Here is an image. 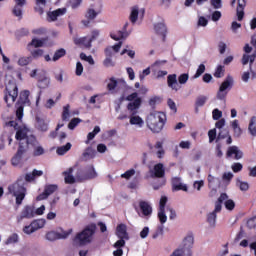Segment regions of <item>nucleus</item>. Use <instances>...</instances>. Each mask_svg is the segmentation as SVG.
<instances>
[{
	"label": "nucleus",
	"instance_id": "f257e3e1",
	"mask_svg": "<svg viewBox=\"0 0 256 256\" xmlns=\"http://www.w3.org/2000/svg\"><path fill=\"white\" fill-rule=\"evenodd\" d=\"M16 139L20 142L19 148L15 156L12 158V165L14 167H17V165H21V161H23V155H25L27 151H29V145H33L34 147V157H41V155H44L45 149H43V146L38 145L35 136H27L25 130H18L16 132Z\"/></svg>",
	"mask_w": 256,
	"mask_h": 256
},
{
	"label": "nucleus",
	"instance_id": "f03ea898",
	"mask_svg": "<svg viewBox=\"0 0 256 256\" xmlns=\"http://www.w3.org/2000/svg\"><path fill=\"white\" fill-rule=\"evenodd\" d=\"M8 195L15 197L16 205H21L23 199L27 195V188H25V178L20 176L17 181L8 186Z\"/></svg>",
	"mask_w": 256,
	"mask_h": 256
},
{
	"label": "nucleus",
	"instance_id": "7ed1b4c3",
	"mask_svg": "<svg viewBox=\"0 0 256 256\" xmlns=\"http://www.w3.org/2000/svg\"><path fill=\"white\" fill-rule=\"evenodd\" d=\"M166 116L163 112H152L147 117V127L152 133H161L165 126Z\"/></svg>",
	"mask_w": 256,
	"mask_h": 256
},
{
	"label": "nucleus",
	"instance_id": "20e7f679",
	"mask_svg": "<svg viewBox=\"0 0 256 256\" xmlns=\"http://www.w3.org/2000/svg\"><path fill=\"white\" fill-rule=\"evenodd\" d=\"M150 176L155 179L153 182V190L158 191L161 187H164L165 181V166L163 163H158L154 165L153 169L150 170Z\"/></svg>",
	"mask_w": 256,
	"mask_h": 256
},
{
	"label": "nucleus",
	"instance_id": "39448f33",
	"mask_svg": "<svg viewBox=\"0 0 256 256\" xmlns=\"http://www.w3.org/2000/svg\"><path fill=\"white\" fill-rule=\"evenodd\" d=\"M95 231H97V225L91 224L87 226L83 232H79L75 236L74 243L76 245H80V247H83V245H88V243L93 241V235H95Z\"/></svg>",
	"mask_w": 256,
	"mask_h": 256
},
{
	"label": "nucleus",
	"instance_id": "423d86ee",
	"mask_svg": "<svg viewBox=\"0 0 256 256\" xmlns=\"http://www.w3.org/2000/svg\"><path fill=\"white\" fill-rule=\"evenodd\" d=\"M19 97V88L15 80H9L4 90V101L7 107H11Z\"/></svg>",
	"mask_w": 256,
	"mask_h": 256
},
{
	"label": "nucleus",
	"instance_id": "0eeeda50",
	"mask_svg": "<svg viewBox=\"0 0 256 256\" xmlns=\"http://www.w3.org/2000/svg\"><path fill=\"white\" fill-rule=\"evenodd\" d=\"M139 107H141V99H137L135 102H130L127 105V109L130 114V125H137L138 127H143L145 123L143 121V118L137 116Z\"/></svg>",
	"mask_w": 256,
	"mask_h": 256
},
{
	"label": "nucleus",
	"instance_id": "6e6552de",
	"mask_svg": "<svg viewBox=\"0 0 256 256\" xmlns=\"http://www.w3.org/2000/svg\"><path fill=\"white\" fill-rule=\"evenodd\" d=\"M29 95H31L29 90H24L20 93L19 99L16 103V117L18 121H21V119H23V110L25 109V107L31 106V100L29 99Z\"/></svg>",
	"mask_w": 256,
	"mask_h": 256
},
{
	"label": "nucleus",
	"instance_id": "1a4fd4ad",
	"mask_svg": "<svg viewBox=\"0 0 256 256\" xmlns=\"http://www.w3.org/2000/svg\"><path fill=\"white\" fill-rule=\"evenodd\" d=\"M225 199H228L227 193H222L215 203L214 211L207 214V223H209L210 227H215L217 223V213H221Z\"/></svg>",
	"mask_w": 256,
	"mask_h": 256
},
{
	"label": "nucleus",
	"instance_id": "9d476101",
	"mask_svg": "<svg viewBox=\"0 0 256 256\" xmlns=\"http://www.w3.org/2000/svg\"><path fill=\"white\" fill-rule=\"evenodd\" d=\"M97 177V171H95V166L88 165L86 168L78 169L76 172L77 181H89Z\"/></svg>",
	"mask_w": 256,
	"mask_h": 256
},
{
	"label": "nucleus",
	"instance_id": "9b49d317",
	"mask_svg": "<svg viewBox=\"0 0 256 256\" xmlns=\"http://www.w3.org/2000/svg\"><path fill=\"white\" fill-rule=\"evenodd\" d=\"M233 83H234L233 76L228 75L220 85L219 90L216 94V97L219 101H225L227 97V93H229L228 90L233 87Z\"/></svg>",
	"mask_w": 256,
	"mask_h": 256
},
{
	"label": "nucleus",
	"instance_id": "f8f14e48",
	"mask_svg": "<svg viewBox=\"0 0 256 256\" xmlns=\"http://www.w3.org/2000/svg\"><path fill=\"white\" fill-rule=\"evenodd\" d=\"M30 77H37L39 89H47V87H49V84L51 83V79L47 77L45 71L43 70H41L40 72L37 69L32 70V72L30 73Z\"/></svg>",
	"mask_w": 256,
	"mask_h": 256
},
{
	"label": "nucleus",
	"instance_id": "ddd939ff",
	"mask_svg": "<svg viewBox=\"0 0 256 256\" xmlns=\"http://www.w3.org/2000/svg\"><path fill=\"white\" fill-rule=\"evenodd\" d=\"M137 213L139 217H145L146 219H149V217H151V215L153 214V207H151V204L149 202L145 200H140Z\"/></svg>",
	"mask_w": 256,
	"mask_h": 256
},
{
	"label": "nucleus",
	"instance_id": "4468645a",
	"mask_svg": "<svg viewBox=\"0 0 256 256\" xmlns=\"http://www.w3.org/2000/svg\"><path fill=\"white\" fill-rule=\"evenodd\" d=\"M107 89L110 93H115V89H122V91H125V89H127V82L123 79H115L112 77L107 84Z\"/></svg>",
	"mask_w": 256,
	"mask_h": 256
},
{
	"label": "nucleus",
	"instance_id": "2eb2a0df",
	"mask_svg": "<svg viewBox=\"0 0 256 256\" xmlns=\"http://www.w3.org/2000/svg\"><path fill=\"white\" fill-rule=\"evenodd\" d=\"M236 3H237V7H236L237 19L238 21H243V17H245V7H247V0H232L231 7H235Z\"/></svg>",
	"mask_w": 256,
	"mask_h": 256
},
{
	"label": "nucleus",
	"instance_id": "dca6fc26",
	"mask_svg": "<svg viewBox=\"0 0 256 256\" xmlns=\"http://www.w3.org/2000/svg\"><path fill=\"white\" fill-rule=\"evenodd\" d=\"M195 244V238L193 237V233H189L182 241V249L187 251L188 256H193V245Z\"/></svg>",
	"mask_w": 256,
	"mask_h": 256
},
{
	"label": "nucleus",
	"instance_id": "f3484780",
	"mask_svg": "<svg viewBox=\"0 0 256 256\" xmlns=\"http://www.w3.org/2000/svg\"><path fill=\"white\" fill-rule=\"evenodd\" d=\"M35 217V207L34 206H24L20 215L17 217L18 223H21L23 219H33Z\"/></svg>",
	"mask_w": 256,
	"mask_h": 256
},
{
	"label": "nucleus",
	"instance_id": "a211bd4d",
	"mask_svg": "<svg viewBox=\"0 0 256 256\" xmlns=\"http://www.w3.org/2000/svg\"><path fill=\"white\" fill-rule=\"evenodd\" d=\"M67 13V8H59L54 11L47 12L46 20L48 23H53L54 21H57L59 17H63Z\"/></svg>",
	"mask_w": 256,
	"mask_h": 256
},
{
	"label": "nucleus",
	"instance_id": "6ab92c4d",
	"mask_svg": "<svg viewBox=\"0 0 256 256\" xmlns=\"http://www.w3.org/2000/svg\"><path fill=\"white\" fill-rule=\"evenodd\" d=\"M127 27H129V22H126L124 24L122 31L110 34L111 39H113L114 41H121V39H127L128 36L131 35V31H127Z\"/></svg>",
	"mask_w": 256,
	"mask_h": 256
},
{
	"label": "nucleus",
	"instance_id": "aec40b11",
	"mask_svg": "<svg viewBox=\"0 0 256 256\" xmlns=\"http://www.w3.org/2000/svg\"><path fill=\"white\" fill-rule=\"evenodd\" d=\"M165 205H167V197L162 196L159 204L158 218L160 223L163 225L167 223V215H165Z\"/></svg>",
	"mask_w": 256,
	"mask_h": 256
},
{
	"label": "nucleus",
	"instance_id": "412c9836",
	"mask_svg": "<svg viewBox=\"0 0 256 256\" xmlns=\"http://www.w3.org/2000/svg\"><path fill=\"white\" fill-rule=\"evenodd\" d=\"M57 189H59V186H57V184L46 185L44 188V192L37 196V201H43L47 199V197H49V195H53V193H55Z\"/></svg>",
	"mask_w": 256,
	"mask_h": 256
},
{
	"label": "nucleus",
	"instance_id": "4be33fe9",
	"mask_svg": "<svg viewBox=\"0 0 256 256\" xmlns=\"http://www.w3.org/2000/svg\"><path fill=\"white\" fill-rule=\"evenodd\" d=\"M73 167L68 168L67 170H65L62 175L64 177V183H66V185H73L75 183H77V174H75V176H73Z\"/></svg>",
	"mask_w": 256,
	"mask_h": 256
},
{
	"label": "nucleus",
	"instance_id": "5701e85b",
	"mask_svg": "<svg viewBox=\"0 0 256 256\" xmlns=\"http://www.w3.org/2000/svg\"><path fill=\"white\" fill-rule=\"evenodd\" d=\"M15 1V6L12 10L13 15H15V17H19L21 19V17H23V7H25V5L27 4V0H14Z\"/></svg>",
	"mask_w": 256,
	"mask_h": 256
},
{
	"label": "nucleus",
	"instance_id": "b1692460",
	"mask_svg": "<svg viewBox=\"0 0 256 256\" xmlns=\"http://www.w3.org/2000/svg\"><path fill=\"white\" fill-rule=\"evenodd\" d=\"M236 159V161H239V159H243V151L239 149L237 146H230L226 152V157H233Z\"/></svg>",
	"mask_w": 256,
	"mask_h": 256
},
{
	"label": "nucleus",
	"instance_id": "393cba45",
	"mask_svg": "<svg viewBox=\"0 0 256 256\" xmlns=\"http://www.w3.org/2000/svg\"><path fill=\"white\" fill-rule=\"evenodd\" d=\"M167 85L173 91H179V89H181V86L179 85V82H177V74H170V75H168V77H167Z\"/></svg>",
	"mask_w": 256,
	"mask_h": 256
},
{
	"label": "nucleus",
	"instance_id": "a878e982",
	"mask_svg": "<svg viewBox=\"0 0 256 256\" xmlns=\"http://www.w3.org/2000/svg\"><path fill=\"white\" fill-rule=\"evenodd\" d=\"M172 189L173 191H189L187 188V185L181 183V178L180 177H174L172 178Z\"/></svg>",
	"mask_w": 256,
	"mask_h": 256
},
{
	"label": "nucleus",
	"instance_id": "bb28decb",
	"mask_svg": "<svg viewBox=\"0 0 256 256\" xmlns=\"http://www.w3.org/2000/svg\"><path fill=\"white\" fill-rule=\"evenodd\" d=\"M217 186H219V178H216L215 176L209 174L208 187L209 189H212L210 192L211 195H215V193H217Z\"/></svg>",
	"mask_w": 256,
	"mask_h": 256
},
{
	"label": "nucleus",
	"instance_id": "cd10ccee",
	"mask_svg": "<svg viewBox=\"0 0 256 256\" xmlns=\"http://www.w3.org/2000/svg\"><path fill=\"white\" fill-rule=\"evenodd\" d=\"M116 235L119 239H125L128 241L129 234H127V225L125 224H119L116 228Z\"/></svg>",
	"mask_w": 256,
	"mask_h": 256
},
{
	"label": "nucleus",
	"instance_id": "c85d7f7f",
	"mask_svg": "<svg viewBox=\"0 0 256 256\" xmlns=\"http://www.w3.org/2000/svg\"><path fill=\"white\" fill-rule=\"evenodd\" d=\"M95 155H97V151L93 147H87L82 153L81 159L83 161H89L91 159H95Z\"/></svg>",
	"mask_w": 256,
	"mask_h": 256
},
{
	"label": "nucleus",
	"instance_id": "c756f323",
	"mask_svg": "<svg viewBox=\"0 0 256 256\" xmlns=\"http://www.w3.org/2000/svg\"><path fill=\"white\" fill-rule=\"evenodd\" d=\"M123 45V42H119L118 44L114 45V46H108L105 50V56L112 58L113 57V52L114 53H119L121 47Z\"/></svg>",
	"mask_w": 256,
	"mask_h": 256
},
{
	"label": "nucleus",
	"instance_id": "7c9ffc66",
	"mask_svg": "<svg viewBox=\"0 0 256 256\" xmlns=\"http://www.w3.org/2000/svg\"><path fill=\"white\" fill-rule=\"evenodd\" d=\"M43 175V171L34 169L32 173H27L25 176H22L24 178V185L26 183H31V181L35 180V177H41Z\"/></svg>",
	"mask_w": 256,
	"mask_h": 256
},
{
	"label": "nucleus",
	"instance_id": "2f4dec72",
	"mask_svg": "<svg viewBox=\"0 0 256 256\" xmlns=\"http://www.w3.org/2000/svg\"><path fill=\"white\" fill-rule=\"evenodd\" d=\"M154 31L156 35H160L165 39V36L167 35V26H165V23L159 22L154 24Z\"/></svg>",
	"mask_w": 256,
	"mask_h": 256
},
{
	"label": "nucleus",
	"instance_id": "473e14b6",
	"mask_svg": "<svg viewBox=\"0 0 256 256\" xmlns=\"http://www.w3.org/2000/svg\"><path fill=\"white\" fill-rule=\"evenodd\" d=\"M97 15L99 14L97 13V11H95V9L89 8L85 15L86 19L88 20H83L82 21L83 25L87 27L90 23L89 21H93V19H96Z\"/></svg>",
	"mask_w": 256,
	"mask_h": 256
},
{
	"label": "nucleus",
	"instance_id": "72a5a7b5",
	"mask_svg": "<svg viewBox=\"0 0 256 256\" xmlns=\"http://www.w3.org/2000/svg\"><path fill=\"white\" fill-rule=\"evenodd\" d=\"M138 19H139V6H132L130 8L129 21L132 23V25H135Z\"/></svg>",
	"mask_w": 256,
	"mask_h": 256
},
{
	"label": "nucleus",
	"instance_id": "f704fd0d",
	"mask_svg": "<svg viewBox=\"0 0 256 256\" xmlns=\"http://www.w3.org/2000/svg\"><path fill=\"white\" fill-rule=\"evenodd\" d=\"M231 127L234 132V137L239 138V137H241V135H243V130L239 126V120L232 121Z\"/></svg>",
	"mask_w": 256,
	"mask_h": 256
},
{
	"label": "nucleus",
	"instance_id": "c9c22d12",
	"mask_svg": "<svg viewBox=\"0 0 256 256\" xmlns=\"http://www.w3.org/2000/svg\"><path fill=\"white\" fill-rule=\"evenodd\" d=\"M93 43L89 37H82L75 40L76 45H83L86 49H90Z\"/></svg>",
	"mask_w": 256,
	"mask_h": 256
},
{
	"label": "nucleus",
	"instance_id": "e433bc0d",
	"mask_svg": "<svg viewBox=\"0 0 256 256\" xmlns=\"http://www.w3.org/2000/svg\"><path fill=\"white\" fill-rule=\"evenodd\" d=\"M255 58H256V51L252 55L243 54L242 65H247V63H250V65H254Z\"/></svg>",
	"mask_w": 256,
	"mask_h": 256
},
{
	"label": "nucleus",
	"instance_id": "4c0bfd02",
	"mask_svg": "<svg viewBox=\"0 0 256 256\" xmlns=\"http://www.w3.org/2000/svg\"><path fill=\"white\" fill-rule=\"evenodd\" d=\"M66 55H67V50H65V48H60L55 51L52 57V61L55 63L59 61V59H62V57H65Z\"/></svg>",
	"mask_w": 256,
	"mask_h": 256
},
{
	"label": "nucleus",
	"instance_id": "58836bf2",
	"mask_svg": "<svg viewBox=\"0 0 256 256\" xmlns=\"http://www.w3.org/2000/svg\"><path fill=\"white\" fill-rule=\"evenodd\" d=\"M37 119V123H36V127L37 129H39V131H48L49 130V123H47L44 119L41 118H36Z\"/></svg>",
	"mask_w": 256,
	"mask_h": 256
},
{
	"label": "nucleus",
	"instance_id": "ea45409f",
	"mask_svg": "<svg viewBox=\"0 0 256 256\" xmlns=\"http://www.w3.org/2000/svg\"><path fill=\"white\" fill-rule=\"evenodd\" d=\"M45 45V39H37L34 38L32 41L28 44V49L31 51V47H43Z\"/></svg>",
	"mask_w": 256,
	"mask_h": 256
},
{
	"label": "nucleus",
	"instance_id": "a19ab883",
	"mask_svg": "<svg viewBox=\"0 0 256 256\" xmlns=\"http://www.w3.org/2000/svg\"><path fill=\"white\" fill-rule=\"evenodd\" d=\"M71 147H72L71 143L68 142L66 143V145L58 147L56 150V153L57 155H65V153L71 150Z\"/></svg>",
	"mask_w": 256,
	"mask_h": 256
},
{
	"label": "nucleus",
	"instance_id": "79ce46f5",
	"mask_svg": "<svg viewBox=\"0 0 256 256\" xmlns=\"http://www.w3.org/2000/svg\"><path fill=\"white\" fill-rule=\"evenodd\" d=\"M99 133H101V128L99 126H95L94 130L88 133L87 135L88 140L86 141V143H89V141H93V139H95V136Z\"/></svg>",
	"mask_w": 256,
	"mask_h": 256
},
{
	"label": "nucleus",
	"instance_id": "37998d69",
	"mask_svg": "<svg viewBox=\"0 0 256 256\" xmlns=\"http://www.w3.org/2000/svg\"><path fill=\"white\" fill-rule=\"evenodd\" d=\"M214 77H216V79H221V77H225V67L219 65L214 72Z\"/></svg>",
	"mask_w": 256,
	"mask_h": 256
},
{
	"label": "nucleus",
	"instance_id": "c03bdc74",
	"mask_svg": "<svg viewBox=\"0 0 256 256\" xmlns=\"http://www.w3.org/2000/svg\"><path fill=\"white\" fill-rule=\"evenodd\" d=\"M45 219H38L32 222V225L34 226V229H36V231H38V229H43V227H45Z\"/></svg>",
	"mask_w": 256,
	"mask_h": 256
},
{
	"label": "nucleus",
	"instance_id": "a18cd8bd",
	"mask_svg": "<svg viewBox=\"0 0 256 256\" xmlns=\"http://www.w3.org/2000/svg\"><path fill=\"white\" fill-rule=\"evenodd\" d=\"M31 61H33V57H31V56L22 57L18 60V65H20V67H25V65H29V63H31Z\"/></svg>",
	"mask_w": 256,
	"mask_h": 256
},
{
	"label": "nucleus",
	"instance_id": "49530a36",
	"mask_svg": "<svg viewBox=\"0 0 256 256\" xmlns=\"http://www.w3.org/2000/svg\"><path fill=\"white\" fill-rule=\"evenodd\" d=\"M47 241H57L59 239V232L50 231L46 234Z\"/></svg>",
	"mask_w": 256,
	"mask_h": 256
},
{
	"label": "nucleus",
	"instance_id": "de8ad7c7",
	"mask_svg": "<svg viewBox=\"0 0 256 256\" xmlns=\"http://www.w3.org/2000/svg\"><path fill=\"white\" fill-rule=\"evenodd\" d=\"M83 3V0H69L68 5L71 7V9H79L81 7V4Z\"/></svg>",
	"mask_w": 256,
	"mask_h": 256
},
{
	"label": "nucleus",
	"instance_id": "09e8293b",
	"mask_svg": "<svg viewBox=\"0 0 256 256\" xmlns=\"http://www.w3.org/2000/svg\"><path fill=\"white\" fill-rule=\"evenodd\" d=\"M207 96H198L195 102V107H203L207 103Z\"/></svg>",
	"mask_w": 256,
	"mask_h": 256
},
{
	"label": "nucleus",
	"instance_id": "8fccbe9b",
	"mask_svg": "<svg viewBox=\"0 0 256 256\" xmlns=\"http://www.w3.org/2000/svg\"><path fill=\"white\" fill-rule=\"evenodd\" d=\"M236 185L239 187L240 191H249V183L247 182H243L240 179H237Z\"/></svg>",
	"mask_w": 256,
	"mask_h": 256
},
{
	"label": "nucleus",
	"instance_id": "3c124183",
	"mask_svg": "<svg viewBox=\"0 0 256 256\" xmlns=\"http://www.w3.org/2000/svg\"><path fill=\"white\" fill-rule=\"evenodd\" d=\"M80 59H82V61H87L89 65H95V60L93 59V56H87V54L81 53Z\"/></svg>",
	"mask_w": 256,
	"mask_h": 256
},
{
	"label": "nucleus",
	"instance_id": "603ef678",
	"mask_svg": "<svg viewBox=\"0 0 256 256\" xmlns=\"http://www.w3.org/2000/svg\"><path fill=\"white\" fill-rule=\"evenodd\" d=\"M205 73V64H200L193 79H199Z\"/></svg>",
	"mask_w": 256,
	"mask_h": 256
},
{
	"label": "nucleus",
	"instance_id": "864d4df0",
	"mask_svg": "<svg viewBox=\"0 0 256 256\" xmlns=\"http://www.w3.org/2000/svg\"><path fill=\"white\" fill-rule=\"evenodd\" d=\"M81 123V119L80 118H73L69 124H68V129H70L71 131H73V129H75L77 127V125H79Z\"/></svg>",
	"mask_w": 256,
	"mask_h": 256
},
{
	"label": "nucleus",
	"instance_id": "5fc2aeb1",
	"mask_svg": "<svg viewBox=\"0 0 256 256\" xmlns=\"http://www.w3.org/2000/svg\"><path fill=\"white\" fill-rule=\"evenodd\" d=\"M71 114L69 113V105L63 107L62 120L69 121Z\"/></svg>",
	"mask_w": 256,
	"mask_h": 256
},
{
	"label": "nucleus",
	"instance_id": "6e6d98bb",
	"mask_svg": "<svg viewBox=\"0 0 256 256\" xmlns=\"http://www.w3.org/2000/svg\"><path fill=\"white\" fill-rule=\"evenodd\" d=\"M225 208L228 209V211H233L235 209V201L227 198L224 202Z\"/></svg>",
	"mask_w": 256,
	"mask_h": 256
},
{
	"label": "nucleus",
	"instance_id": "4d7b16f0",
	"mask_svg": "<svg viewBox=\"0 0 256 256\" xmlns=\"http://www.w3.org/2000/svg\"><path fill=\"white\" fill-rule=\"evenodd\" d=\"M23 231L26 235H31L32 233H35V231H37V230H36V228H35V226L33 225V222H32L30 225L25 226L23 228Z\"/></svg>",
	"mask_w": 256,
	"mask_h": 256
},
{
	"label": "nucleus",
	"instance_id": "13d9d810",
	"mask_svg": "<svg viewBox=\"0 0 256 256\" xmlns=\"http://www.w3.org/2000/svg\"><path fill=\"white\" fill-rule=\"evenodd\" d=\"M73 233V229H69L68 231L62 230L58 232V239H67Z\"/></svg>",
	"mask_w": 256,
	"mask_h": 256
},
{
	"label": "nucleus",
	"instance_id": "bf43d9fd",
	"mask_svg": "<svg viewBox=\"0 0 256 256\" xmlns=\"http://www.w3.org/2000/svg\"><path fill=\"white\" fill-rule=\"evenodd\" d=\"M43 49H36L31 51V56L33 59H39V57H43Z\"/></svg>",
	"mask_w": 256,
	"mask_h": 256
},
{
	"label": "nucleus",
	"instance_id": "052dcab7",
	"mask_svg": "<svg viewBox=\"0 0 256 256\" xmlns=\"http://www.w3.org/2000/svg\"><path fill=\"white\" fill-rule=\"evenodd\" d=\"M18 242H19V235L14 233L10 237H8L6 241V245H11L13 243H18Z\"/></svg>",
	"mask_w": 256,
	"mask_h": 256
},
{
	"label": "nucleus",
	"instance_id": "680f3d73",
	"mask_svg": "<svg viewBox=\"0 0 256 256\" xmlns=\"http://www.w3.org/2000/svg\"><path fill=\"white\" fill-rule=\"evenodd\" d=\"M133 175H135V169H130V170H127L125 173L121 174V178L127 179V181H129V179H131Z\"/></svg>",
	"mask_w": 256,
	"mask_h": 256
},
{
	"label": "nucleus",
	"instance_id": "e2e57ef3",
	"mask_svg": "<svg viewBox=\"0 0 256 256\" xmlns=\"http://www.w3.org/2000/svg\"><path fill=\"white\" fill-rule=\"evenodd\" d=\"M212 117L214 121H219V119L223 117V112H221V110L216 108L212 111Z\"/></svg>",
	"mask_w": 256,
	"mask_h": 256
},
{
	"label": "nucleus",
	"instance_id": "0e129e2a",
	"mask_svg": "<svg viewBox=\"0 0 256 256\" xmlns=\"http://www.w3.org/2000/svg\"><path fill=\"white\" fill-rule=\"evenodd\" d=\"M187 81H189V74H187V73L181 74L178 77V83L180 85H185V83H187Z\"/></svg>",
	"mask_w": 256,
	"mask_h": 256
},
{
	"label": "nucleus",
	"instance_id": "69168bd1",
	"mask_svg": "<svg viewBox=\"0 0 256 256\" xmlns=\"http://www.w3.org/2000/svg\"><path fill=\"white\" fill-rule=\"evenodd\" d=\"M165 226L163 225H159L155 231V233L152 235V239H157V237H159V235H163Z\"/></svg>",
	"mask_w": 256,
	"mask_h": 256
},
{
	"label": "nucleus",
	"instance_id": "338daca9",
	"mask_svg": "<svg viewBox=\"0 0 256 256\" xmlns=\"http://www.w3.org/2000/svg\"><path fill=\"white\" fill-rule=\"evenodd\" d=\"M210 4L213 9H221V7H223V2L221 0H210Z\"/></svg>",
	"mask_w": 256,
	"mask_h": 256
},
{
	"label": "nucleus",
	"instance_id": "774afa93",
	"mask_svg": "<svg viewBox=\"0 0 256 256\" xmlns=\"http://www.w3.org/2000/svg\"><path fill=\"white\" fill-rule=\"evenodd\" d=\"M104 67H115V63L112 58L106 57L103 61Z\"/></svg>",
	"mask_w": 256,
	"mask_h": 256
}]
</instances>
